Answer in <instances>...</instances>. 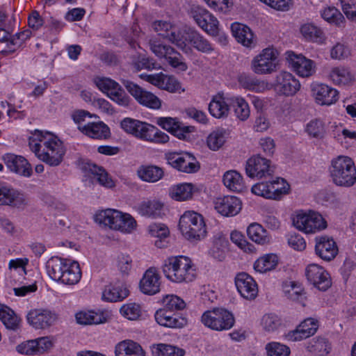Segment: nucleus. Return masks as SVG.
Segmentation results:
<instances>
[{
    "instance_id": "obj_1",
    "label": "nucleus",
    "mask_w": 356,
    "mask_h": 356,
    "mask_svg": "<svg viewBox=\"0 0 356 356\" xmlns=\"http://www.w3.org/2000/svg\"><path fill=\"white\" fill-rule=\"evenodd\" d=\"M29 145L40 161L50 166H58L65 153L63 142L48 131L35 130L29 138Z\"/></svg>"
},
{
    "instance_id": "obj_2",
    "label": "nucleus",
    "mask_w": 356,
    "mask_h": 356,
    "mask_svg": "<svg viewBox=\"0 0 356 356\" xmlns=\"http://www.w3.org/2000/svg\"><path fill=\"white\" fill-rule=\"evenodd\" d=\"M162 271L168 280L176 283L191 282L196 277V270L191 260L184 256L167 258Z\"/></svg>"
},
{
    "instance_id": "obj_3",
    "label": "nucleus",
    "mask_w": 356,
    "mask_h": 356,
    "mask_svg": "<svg viewBox=\"0 0 356 356\" xmlns=\"http://www.w3.org/2000/svg\"><path fill=\"white\" fill-rule=\"evenodd\" d=\"M330 173L332 181L339 186L350 187L356 181V168L348 156H339L332 160Z\"/></svg>"
},
{
    "instance_id": "obj_4",
    "label": "nucleus",
    "mask_w": 356,
    "mask_h": 356,
    "mask_svg": "<svg viewBox=\"0 0 356 356\" xmlns=\"http://www.w3.org/2000/svg\"><path fill=\"white\" fill-rule=\"evenodd\" d=\"M179 227L183 236L189 241H200L207 234L203 216L195 211H186L179 219Z\"/></svg>"
},
{
    "instance_id": "obj_5",
    "label": "nucleus",
    "mask_w": 356,
    "mask_h": 356,
    "mask_svg": "<svg viewBox=\"0 0 356 356\" xmlns=\"http://www.w3.org/2000/svg\"><path fill=\"white\" fill-rule=\"evenodd\" d=\"M150 50L159 58H163L172 67L181 72L188 69L183 56L170 45L163 44L157 38L149 40Z\"/></svg>"
},
{
    "instance_id": "obj_6",
    "label": "nucleus",
    "mask_w": 356,
    "mask_h": 356,
    "mask_svg": "<svg viewBox=\"0 0 356 356\" xmlns=\"http://www.w3.org/2000/svg\"><path fill=\"white\" fill-rule=\"evenodd\" d=\"M293 225L306 234H314L327 227V222L321 214L314 211L298 212L293 218Z\"/></svg>"
},
{
    "instance_id": "obj_7",
    "label": "nucleus",
    "mask_w": 356,
    "mask_h": 356,
    "mask_svg": "<svg viewBox=\"0 0 356 356\" xmlns=\"http://www.w3.org/2000/svg\"><path fill=\"white\" fill-rule=\"evenodd\" d=\"M201 321L205 326L217 331L229 330L234 324L233 314L222 308L205 312L202 316Z\"/></svg>"
},
{
    "instance_id": "obj_8",
    "label": "nucleus",
    "mask_w": 356,
    "mask_h": 356,
    "mask_svg": "<svg viewBox=\"0 0 356 356\" xmlns=\"http://www.w3.org/2000/svg\"><path fill=\"white\" fill-rule=\"evenodd\" d=\"M96 86L118 105L127 106L129 104L130 98L126 94L122 88L114 80L107 78L97 76L94 79Z\"/></svg>"
},
{
    "instance_id": "obj_9",
    "label": "nucleus",
    "mask_w": 356,
    "mask_h": 356,
    "mask_svg": "<svg viewBox=\"0 0 356 356\" xmlns=\"http://www.w3.org/2000/svg\"><path fill=\"white\" fill-rule=\"evenodd\" d=\"M122 83L140 104L151 109H159L161 107V101L153 93L128 80H123Z\"/></svg>"
},
{
    "instance_id": "obj_10",
    "label": "nucleus",
    "mask_w": 356,
    "mask_h": 356,
    "mask_svg": "<svg viewBox=\"0 0 356 356\" xmlns=\"http://www.w3.org/2000/svg\"><path fill=\"white\" fill-rule=\"evenodd\" d=\"M277 51L272 48L264 49L252 61V69L259 74H270L276 70Z\"/></svg>"
},
{
    "instance_id": "obj_11",
    "label": "nucleus",
    "mask_w": 356,
    "mask_h": 356,
    "mask_svg": "<svg viewBox=\"0 0 356 356\" xmlns=\"http://www.w3.org/2000/svg\"><path fill=\"white\" fill-rule=\"evenodd\" d=\"M167 161L172 167L183 172L193 173L200 169L199 163L189 153H170L167 155Z\"/></svg>"
},
{
    "instance_id": "obj_12",
    "label": "nucleus",
    "mask_w": 356,
    "mask_h": 356,
    "mask_svg": "<svg viewBox=\"0 0 356 356\" xmlns=\"http://www.w3.org/2000/svg\"><path fill=\"white\" fill-rule=\"evenodd\" d=\"M305 275L307 280L320 291H325L332 285L329 273L319 265H308L305 269Z\"/></svg>"
},
{
    "instance_id": "obj_13",
    "label": "nucleus",
    "mask_w": 356,
    "mask_h": 356,
    "mask_svg": "<svg viewBox=\"0 0 356 356\" xmlns=\"http://www.w3.org/2000/svg\"><path fill=\"white\" fill-rule=\"evenodd\" d=\"M273 170L270 167V161L257 154L250 157L246 162L245 172L251 177L261 179L270 175Z\"/></svg>"
},
{
    "instance_id": "obj_14",
    "label": "nucleus",
    "mask_w": 356,
    "mask_h": 356,
    "mask_svg": "<svg viewBox=\"0 0 356 356\" xmlns=\"http://www.w3.org/2000/svg\"><path fill=\"white\" fill-rule=\"evenodd\" d=\"M300 88V83L295 76L286 72H282L275 78L274 89L280 95H294Z\"/></svg>"
},
{
    "instance_id": "obj_15",
    "label": "nucleus",
    "mask_w": 356,
    "mask_h": 356,
    "mask_svg": "<svg viewBox=\"0 0 356 356\" xmlns=\"http://www.w3.org/2000/svg\"><path fill=\"white\" fill-rule=\"evenodd\" d=\"M152 28L159 35L179 48L184 49L186 47V44L182 38V33L177 30L170 22L161 20L155 21L152 24Z\"/></svg>"
},
{
    "instance_id": "obj_16",
    "label": "nucleus",
    "mask_w": 356,
    "mask_h": 356,
    "mask_svg": "<svg viewBox=\"0 0 356 356\" xmlns=\"http://www.w3.org/2000/svg\"><path fill=\"white\" fill-rule=\"evenodd\" d=\"M286 55L289 65L299 76L308 77L315 72L313 60L305 58L302 54H296L293 51H287Z\"/></svg>"
},
{
    "instance_id": "obj_17",
    "label": "nucleus",
    "mask_w": 356,
    "mask_h": 356,
    "mask_svg": "<svg viewBox=\"0 0 356 356\" xmlns=\"http://www.w3.org/2000/svg\"><path fill=\"white\" fill-rule=\"evenodd\" d=\"M134 136L141 140L156 143H165L169 136L156 127L149 123L140 121Z\"/></svg>"
},
{
    "instance_id": "obj_18",
    "label": "nucleus",
    "mask_w": 356,
    "mask_h": 356,
    "mask_svg": "<svg viewBox=\"0 0 356 356\" xmlns=\"http://www.w3.org/2000/svg\"><path fill=\"white\" fill-rule=\"evenodd\" d=\"M235 285L241 296L248 300L254 299L258 293L257 284L246 273H240L235 277Z\"/></svg>"
},
{
    "instance_id": "obj_19",
    "label": "nucleus",
    "mask_w": 356,
    "mask_h": 356,
    "mask_svg": "<svg viewBox=\"0 0 356 356\" xmlns=\"http://www.w3.org/2000/svg\"><path fill=\"white\" fill-rule=\"evenodd\" d=\"M145 76L147 82L170 92H177L181 89L179 81L173 76H169L161 72L155 74L145 75Z\"/></svg>"
},
{
    "instance_id": "obj_20",
    "label": "nucleus",
    "mask_w": 356,
    "mask_h": 356,
    "mask_svg": "<svg viewBox=\"0 0 356 356\" xmlns=\"http://www.w3.org/2000/svg\"><path fill=\"white\" fill-rule=\"evenodd\" d=\"M140 291L146 295L152 296L161 290V277L156 268H149L143 275L139 284Z\"/></svg>"
},
{
    "instance_id": "obj_21",
    "label": "nucleus",
    "mask_w": 356,
    "mask_h": 356,
    "mask_svg": "<svg viewBox=\"0 0 356 356\" xmlns=\"http://www.w3.org/2000/svg\"><path fill=\"white\" fill-rule=\"evenodd\" d=\"M56 319L54 314L44 309H33L27 314L29 323L35 329H45L51 326Z\"/></svg>"
},
{
    "instance_id": "obj_22",
    "label": "nucleus",
    "mask_w": 356,
    "mask_h": 356,
    "mask_svg": "<svg viewBox=\"0 0 356 356\" xmlns=\"http://www.w3.org/2000/svg\"><path fill=\"white\" fill-rule=\"evenodd\" d=\"M318 321L309 318L303 321L296 330L290 331L286 338L288 341H296L314 335L318 329Z\"/></svg>"
},
{
    "instance_id": "obj_23",
    "label": "nucleus",
    "mask_w": 356,
    "mask_h": 356,
    "mask_svg": "<svg viewBox=\"0 0 356 356\" xmlns=\"http://www.w3.org/2000/svg\"><path fill=\"white\" fill-rule=\"evenodd\" d=\"M312 92L316 102L320 105H331L338 99L337 90L325 84H313Z\"/></svg>"
},
{
    "instance_id": "obj_24",
    "label": "nucleus",
    "mask_w": 356,
    "mask_h": 356,
    "mask_svg": "<svg viewBox=\"0 0 356 356\" xmlns=\"http://www.w3.org/2000/svg\"><path fill=\"white\" fill-rule=\"evenodd\" d=\"M315 251L316 254L325 261L332 260L338 253L335 241L327 236L316 238Z\"/></svg>"
},
{
    "instance_id": "obj_25",
    "label": "nucleus",
    "mask_w": 356,
    "mask_h": 356,
    "mask_svg": "<svg viewBox=\"0 0 356 356\" xmlns=\"http://www.w3.org/2000/svg\"><path fill=\"white\" fill-rule=\"evenodd\" d=\"M3 159L10 171L24 177H29L31 175V166L23 156L7 154L3 156Z\"/></svg>"
},
{
    "instance_id": "obj_26",
    "label": "nucleus",
    "mask_w": 356,
    "mask_h": 356,
    "mask_svg": "<svg viewBox=\"0 0 356 356\" xmlns=\"http://www.w3.org/2000/svg\"><path fill=\"white\" fill-rule=\"evenodd\" d=\"M215 209L224 216H233L241 211V202L234 196L218 197L215 201Z\"/></svg>"
},
{
    "instance_id": "obj_27",
    "label": "nucleus",
    "mask_w": 356,
    "mask_h": 356,
    "mask_svg": "<svg viewBox=\"0 0 356 356\" xmlns=\"http://www.w3.org/2000/svg\"><path fill=\"white\" fill-rule=\"evenodd\" d=\"M184 42H189L195 49L202 53H211L213 48L212 44L195 29L188 28L182 33Z\"/></svg>"
},
{
    "instance_id": "obj_28",
    "label": "nucleus",
    "mask_w": 356,
    "mask_h": 356,
    "mask_svg": "<svg viewBox=\"0 0 356 356\" xmlns=\"http://www.w3.org/2000/svg\"><path fill=\"white\" fill-rule=\"evenodd\" d=\"M156 321L162 326L170 328H181L187 324L186 318L178 316L175 314H171V312L167 309L157 310L154 315Z\"/></svg>"
},
{
    "instance_id": "obj_29",
    "label": "nucleus",
    "mask_w": 356,
    "mask_h": 356,
    "mask_svg": "<svg viewBox=\"0 0 356 356\" xmlns=\"http://www.w3.org/2000/svg\"><path fill=\"white\" fill-rule=\"evenodd\" d=\"M122 216V211L108 209L97 213L95 216V221L100 225L108 227L113 230L118 229L120 227V217Z\"/></svg>"
},
{
    "instance_id": "obj_30",
    "label": "nucleus",
    "mask_w": 356,
    "mask_h": 356,
    "mask_svg": "<svg viewBox=\"0 0 356 356\" xmlns=\"http://www.w3.org/2000/svg\"><path fill=\"white\" fill-rule=\"evenodd\" d=\"M25 204L26 200L23 194L0 185V205H10L19 208Z\"/></svg>"
},
{
    "instance_id": "obj_31",
    "label": "nucleus",
    "mask_w": 356,
    "mask_h": 356,
    "mask_svg": "<svg viewBox=\"0 0 356 356\" xmlns=\"http://www.w3.org/2000/svg\"><path fill=\"white\" fill-rule=\"evenodd\" d=\"M79 129L86 136L95 139H106L110 135L108 127L102 122H90L79 126Z\"/></svg>"
},
{
    "instance_id": "obj_32",
    "label": "nucleus",
    "mask_w": 356,
    "mask_h": 356,
    "mask_svg": "<svg viewBox=\"0 0 356 356\" xmlns=\"http://www.w3.org/2000/svg\"><path fill=\"white\" fill-rule=\"evenodd\" d=\"M70 262V260L66 259L52 257L46 264L47 272L52 280L57 282L59 278L62 277V275Z\"/></svg>"
},
{
    "instance_id": "obj_33",
    "label": "nucleus",
    "mask_w": 356,
    "mask_h": 356,
    "mask_svg": "<svg viewBox=\"0 0 356 356\" xmlns=\"http://www.w3.org/2000/svg\"><path fill=\"white\" fill-rule=\"evenodd\" d=\"M115 356H145L141 346L132 340L118 343L115 346Z\"/></svg>"
},
{
    "instance_id": "obj_34",
    "label": "nucleus",
    "mask_w": 356,
    "mask_h": 356,
    "mask_svg": "<svg viewBox=\"0 0 356 356\" xmlns=\"http://www.w3.org/2000/svg\"><path fill=\"white\" fill-rule=\"evenodd\" d=\"M231 29L236 40L243 46L251 47L254 44L253 33L246 25L234 23Z\"/></svg>"
},
{
    "instance_id": "obj_35",
    "label": "nucleus",
    "mask_w": 356,
    "mask_h": 356,
    "mask_svg": "<svg viewBox=\"0 0 356 356\" xmlns=\"http://www.w3.org/2000/svg\"><path fill=\"white\" fill-rule=\"evenodd\" d=\"M0 320L8 330L17 331L21 327L22 320L20 317L11 308L1 303Z\"/></svg>"
},
{
    "instance_id": "obj_36",
    "label": "nucleus",
    "mask_w": 356,
    "mask_h": 356,
    "mask_svg": "<svg viewBox=\"0 0 356 356\" xmlns=\"http://www.w3.org/2000/svg\"><path fill=\"white\" fill-rule=\"evenodd\" d=\"M0 320L8 330L17 331L21 327L22 320L20 317L11 308L1 303Z\"/></svg>"
},
{
    "instance_id": "obj_37",
    "label": "nucleus",
    "mask_w": 356,
    "mask_h": 356,
    "mask_svg": "<svg viewBox=\"0 0 356 356\" xmlns=\"http://www.w3.org/2000/svg\"><path fill=\"white\" fill-rule=\"evenodd\" d=\"M0 320L8 330L17 331L21 327L22 320L20 317L11 308L1 303Z\"/></svg>"
},
{
    "instance_id": "obj_38",
    "label": "nucleus",
    "mask_w": 356,
    "mask_h": 356,
    "mask_svg": "<svg viewBox=\"0 0 356 356\" xmlns=\"http://www.w3.org/2000/svg\"><path fill=\"white\" fill-rule=\"evenodd\" d=\"M222 181L224 185L233 192L242 193L247 189L243 177L236 170L227 171L223 175Z\"/></svg>"
},
{
    "instance_id": "obj_39",
    "label": "nucleus",
    "mask_w": 356,
    "mask_h": 356,
    "mask_svg": "<svg viewBox=\"0 0 356 356\" xmlns=\"http://www.w3.org/2000/svg\"><path fill=\"white\" fill-rule=\"evenodd\" d=\"M238 82L244 88L257 92H264L269 89L268 82L259 80L256 77L245 74H241L238 76Z\"/></svg>"
},
{
    "instance_id": "obj_40",
    "label": "nucleus",
    "mask_w": 356,
    "mask_h": 356,
    "mask_svg": "<svg viewBox=\"0 0 356 356\" xmlns=\"http://www.w3.org/2000/svg\"><path fill=\"white\" fill-rule=\"evenodd\" d=\"M81 277V271L79 263L71 261L70 264H68L66 270L62 275V277L59 278L57 282L64 284L74 285L79 282Z\"/></svg>"
},
{
    "instance_id": "obj_41",
    "label": "nucleus",
    "mask_w": 356,
    "mask_h": 356,
    "mask_svg": "<svg viewBox=\"0 0 356 356\" xmlns=\"http://www.w3.org/2000/svg\"><path fill=\"white\" fill-rule=\"evenodd\" d=\"M283 291L288 299L305 305L306 293L300 285L294 282H289L284 284Z\"/></svg>"
},
{
    "instance_id": "obj_42",
    "label": "nucleus",
    "mask_w": 356,
    "mask_h": 356,
    "mask_svg": "<svg viewBox=\"0 0 356 356\" xmlns=\"http://www.w3.org/2000/svg\"><path fill=\"white\" fill-rule=\"evenodd\" d=\"M88 170L94 175L99 184L106 188H111L115 186V182L108 172L96 164H88Z\"/></svg>"
},
{
    "instance_id": "obj_43",
    "label": "nucleus",
    "mask_w": 356,
    "mask_h": 356,
    "mask_svg": "<svg viewBox=\"0 0 356 356\" xmlns=\"http://www.w3.org/2000/svg\"><path fill=\"white\" fill-rule=\"evenodd\" d=\"M193 186L191 184L184 183L174 186L170 188V197L177 201H186L192 197Z\"/></svg>"
},
{
    "instance_id": "obj_44",
    "label": "nucleus",
    "mask_w": 356,
    "mask_h": 356,
    "mask_svg": "<svg viewBox=\"0 0 356 356\" xmlns=\"http://www.w3.org/2000/svg\"><path fill=\"white\" fill-rule=\"evenodd\" d=\"M129 295V290L124 285L109 286L103 292L102 297L109 302L121 301Z\"/></svg>"
},
{
    "instance_id": "obj_45",
    "label": "nucleus",
    "mask_w": 356,
    "mask_h": 356,
    "mask_svg": "<svg viewBox=\"0 0 356 356\" xmlns=\"http://www.w3.org/2000/svg\"><path fill=\"white\" fill-rule=\"evenodd\" d=\"M247 234L250 240L258 244L263 245L270 241L266 230L258 223H252L249 225Z\"/></svg>"
},
{
    "instance_id": "obj_46",
    "label": "nucleus",
    "mask_w": 356,
    "mask_h": 356,
    "mask_svg": "<svg viewBox=\"0 0 356 356\" xmlns=\"http://www.w3.org/2000/svg\"><path fill=\"white\" fill-rule=\"evenodd\" d=\"M209 111L214 118H222L227 116L229 108L221 96H215L209 105Z\"/></svg>"
},
{
    "instance_id": "obj_47",
    "label": "nucleus",
    "mask_w": 356,
    "mask_h": 356,
    "mask_svg": "<svg viewBox=\"0 0 356 356\" xmlns=\"http://www.w3.org/2000/svg\"><path fill=\"white\" fill-rule=\"evenodd\" d=\"M278 259L276 254H268L259 258L254 264L256 271L264 273L273 270L277 265Z\"/></svg>"
},
{
    "instance_id": "obj_48",
    "label": "nucleus",
    "mask_w": 356,
    "mask_h": 356,
    "mask_svg": "<svg viewBox=\"0 0 356 356\" xmlns=\"http://www.w3.org/2000/svg\"><path fill=\"white\" fill-rule=\"evenodd\" d=\"M76 320L81 325L99 324L106 322V318L101 313L93 311L80 312L76 314Z\"/></svg>"
},
{
    "instance_id": "obj_49",
    "label": "nucleus",
    "mask_w": 356,
    "mask_h": 356,
    "mask_svg": "<svg viewBox=\"0 0 356 356\" xmlns=\"http://www.w3.org/2000/svg\"><path fill=\"white\" fill-rule=\"evenodd\" d=\"M163 208V204L156 200H149L142 202L138 207L140 214L147 217L159 216Z\"/></svg>"
},
{
    "instance_id": "obj_50",
    "label": "nucleus",
    "mask_w": 356,
    "mask_h": 356,
    "mask_svg": "<svg viewBox=\"0 0 356 356\" xmlns=\"http://www.w3.org/2000/svg\"><path fill=\"white\" fill-rule=\"evenodd\" d=\"M330 79L334 84L346 85L352 81L353 76L348 69L344 67H335L330 71Z\"/></svg>"
},
{
    "instance_id": "obj_51",
    "label": "nucleus",
    "mask_w": 356,
    "mask_h": 356,
    "mask_svg": "<svg viewBox=\"0 0 356 356\" xmlns=\"http://www.w3.org/2000/svg\"><path fill=\"white\" fill-rule=\"evenodd\" d=\"M152 353L153 356H184L185 351L171 345L160 343L152 346Z\"/></svg>"
},
{
    "instance_id": "obj_52",
    "label": "nucleus",
    "mask_w": 356,
    "mask_h": 356,
    "mask_svg": "<svg viewBox=\"0 0 356 356\" xmlns=\"http://www.w3.org/2000/svg\"><path fill=\"white\" fill-rule=\"evenodd\" d=\"M305 131L310 137L323 139L326 134L325 123L319 119L312 120L307 123Z\"/></svg>"
},
{
    "instance_id": "obj_53",
    "label": "nucleus",
    "mask_w": 356,
    "mask_h": 356,
    "mask_svg": "<svg viewBox=\"0 0 356 356\" xmlns=\"http://www.w3.org/2000/svg\"><path fill=\"white\" fill-rule=\"evenodd\" d=\"M232 107L236 117L241 121L246 120L250 113L248 104L241 97H235L232 99Z\"/></svg>"
},
{
    "instance_id": "obj_54",
    "label": "nucleus",
    "mask_w": 356,
    "mask_h": 356,
    "mask_svg": "<svg viewBox=\"0 0 356 356\" xmlns=\"http://www.w3.org/2000/svg\"><path fill=\"white\" fill-rule=\"evenodd\" d=\"M300 32L306 40L312 42H321L324 37L323 31L313 24H303L300 28Z\"/></svg>"
},
{
    "instance_id": "obj_55",
    "label": "nucleus",
    "mask_w": 356,
    "mask_h": 356,
    "mask_svg": "<svg viewBox=\"0 0 356 356\" xmlns=\"http://www.w3.org/2000/svg\"><path fill=\"white\" fill-rule=\"evenodd\" d=\"M138 173L143 180L149 182H156L161 179L163 175V170L154 165L145 167Z\"/></svg>"
},
{
    "instance_id": "obj_56",
    "label": "nucleus",
    "mask_w": 356,
    "mask_h": 356,
    "mask_svg": "<svg viewBox=\"0 0 356 356\" xmlns=\"http://www.w3.org/2000/svg\"><path fill=\"white\" fill-rule=\"evenodd\" d=\"M321 16L325 21L337 26H341L345 22L343 15L334 7L325 8L321 13Z\"/></svg>"
},
{
    "instance_id": "obj_57",
    "label": "nucleus",
    "mask_w": 356,
    "mask_h": 356,
    "mask_svg": "<svg viewBox=\"0 0 356 356\" xmlns=\"http://www.w3.org/2000/svg\"><path fill=\"white\" fill-rule=\"evenodd\" d=\"M225 132L222 130H216L211 132L207 139L208 147L213 151L219 149L225 143Z\"/></svg>"
},
{
    "instance_id": "obj_58",
    "label": "nucleus",
    "mask_w": 356,
    "mask_h": 356,
    "mask_svg": "<svg viewBox=\"0 0 356 356\" xmlns=\"http://www.w3.org/2000/svg\"><path fill=\"white\" fill-rule=\"evenodd\" d=\"M163 308L170 312L182 310L186 307L185 302L179 296L175 295L166 296L163 300Z\"/></svg>"
},
{
    "instance_id": "obj_59",
    "label": "nucleus",
    "mask_w": 356,
    "mask_h": 356,
    "mask_svg": "<svg viewBox=\"0 0 356 356\" xmlns=\"http://www.w3.org/2000/svg\"><path fill=\"white\" fill-rule=\"evenodd\" d=\"M230 238L231 241L244 252H253L254 251V246L248 242L241 232L237 231L232 232Z\"/></svg>"
},
{
    "instance_id": "obj_60",
    "label": "nucleus",
    "mask_w": 356,
    "mask_h": 356,
    "mask_svg": "<svg viewBox=\"0 0 356 356\" xmlns=\"http://www.w3.org/2000/svg\"><path fill=\"white\" fill-rule=\"evenodd\" d=\"M120 222V227L118 228V231L123 233H131L135 230L137 227L136 220L127 213L122 212Z\"/></svg>"
},
{
    "instance_id": "obj_61",
    "label": "nucleus",
    "mask_w": 356,
    "mask_h": 356,
    "mask_svg": "<svg viewBox=\"0 0 356 356\" xmlns=\"http://www.w3.org/2000/svg\"><path fill=\"white\" fill-rule=\"evenodd\" d=\"M268 356H289L290 349L288 346L277 342H271L266 345Z\"/></svg>"
},
{
    "instance_id": "obj_62",
    "label": "nucleus",
    "mask_w": 356,
    "mask_h": 356,
    "mask_svg": "<svg viewBox=\"0 0 356 356\" xmlns=\"http://www.w3.org/2000/svg\"><path fill=\"white\" fill-rule=\"evenodd\" d=\"M191 15L199 26H206L207 17H209V12L206 9L193 5L191 8Z\"/></svg>"
},
{
    "instance_id": "obj_63",
    "label": "nucleus",
    "mask_w": 356,
    "mask_h": 356,
    "mask_svg": "<svg viewBox=\"0 0 356 356\" xmlns=\"http://www.w3.org/2000/svg\"><path fill=\"white\" fill-rule=\"evenodd\" d=\"M261 325L266 331L273 332L281 325V321L277 315L268 314L263 316Z\"/></svg>"
},
{
    "instance_id": "obj_64",
    "label": "nucleus",
    "mask_w": 356,
    "mask_h": 356,
    "mask_svg": "<svg viewBox=\"0 0 356 356\" xmlns=\"http://www.w3.org/2000/svg\"><path fill=\"white\" fill-rule=\"evenodd\" d=\"M341 7L346 17L356 23V0H350L348 2L341 1Z\"/></svg>"
}]
</instances>
